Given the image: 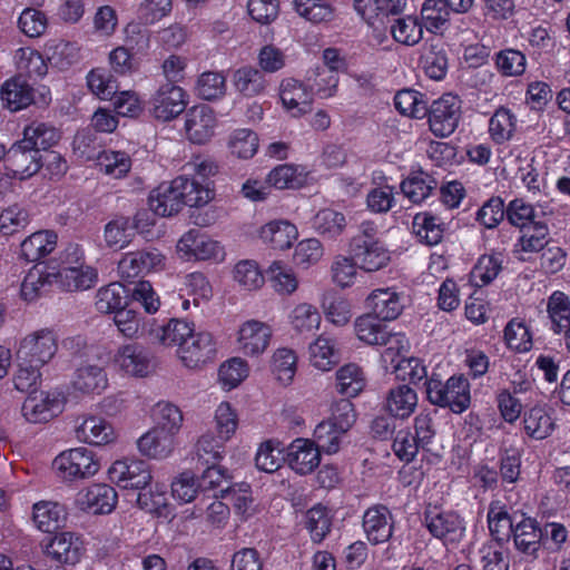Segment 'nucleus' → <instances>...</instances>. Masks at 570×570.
<instances>
[{
    "label": "nucleus",
    "instance_id": "obj_1",
    "mask_svg": "<svg viewBox=\"0 0 570 570\" xmlns=\"http://www.w3.org/2000/svg\"><path fill=\"white\" fill-rule=\"evenodd\" d=\"M424 384L426 399L433 405L449 407L456 414L470 406V383L463 375H453L446 382L431 376Z\"/></svg>",
    "mask_w": 570,
    "mask_h": 570
},
{
    "label": "nucleus",
    "instance_id": "obj_2",
    "mask_svg": "<svg viewBox=\"0 0 570 570\" xmlns=\"http://www.w3.org/2000/svg\"><path fill=\"white\" fill-rule=\"evenodd\" d=\"M82 253L78 245H71L67 249L63 266L53 273L55 284L67 292L86 291L97 282L96 271L80 262Z\"/></svg>",
    "mask_w": 570,
    "mask_h": 570
},
{
    "label": "nucleus",
    "instance_id": "obj_3",
    "mask_svg": "<svg viewBox=\"0 0 570 570\" xmlns=\"http://www.w3.org/2000/svg\"><path fill=\"white\" fill-rule=\"evenodd\" d=\"M383 320L368 313L355 320L354 328L360 341L368 345H387V352L396 350L397 354L406 352L409 341L404 334L391 333L387 325L382 323Z\"/></svg>",
    "mask_w": 570,
    "mask_h": 570
},
{
    "label": "nucleus",
    "instance_id": "obj_4",
    "mask_svg": "<svg viewBox=\"0 0 570 570\" xmlns=\"http://www.w3.org/2000/svg\"><path fill=\"white\" fill-rule=\"evenodd\" d=\"M53 466L65 481H78L94 476L99 470V462L87 448L70 449L53 460Z\"/></svg>",
    "mask_w": 570,
    "mask_h": 570
},
{
    "label": "nucleus",
    "instance_id": "obj_5",
    "mask_svg": "<svg viewBox=\"0 0 570 570\" xmlns=\"http://www.w3.org/2000/svg\"><path fill=\"white\" fill-rule=\"evenodd\" d=\"M57 350V337L52 331H36L21 340L17 351L18 362L41 367L55 356Z\"/></svg>",
    "mask_w": 570,
    "mask_h": 570
},
{
    "label": "nucleus",
    "instance_id": "obj_6",
    "mask_svg": "<svg viewBox=\"0 0 570 570\" xmlns=\"http://www.w3.org/2000/svg\"><path fill=\"white\" fill-rule=\"evenodd\" d=\"M461 111V100L458 96L445 94L434 100L428 108L430 130L436 137H448L458 127Z\"/></svg>",
    "mask_w": 570,
    "mask_h": 570
},
{
    "label": "nucleus",
    "instance_id": "obj_7",
    "mask_svg": "<svg viewBox=\"0 0 570 570\" xmlns=\"http://www.w3.org/2000/svg\"><path fill=\"white\" fill-rule=\"evenodd\" d=\"M424 523L434 538L444 542H459L465 532L464 520L456 512L444 511L438 507L425 510Z\"/></svg>",
    "mask_w": 570,
    "mask_h": 570
},
{
    "label": "nucleus",
    "instance_id": "obj_8",
    "mask_svg": "<svg viewBox=\"0 0 570 570\" xmlns=\"http://www.w3.org/2000/svg\"><path fill=\"white\" fill-rule=\"evenodd\" d=\"M184 343L177 348V355L188 368H202L216 357V342L209 332L194 331Z\"/></svg>",
    "mask_w": 570,
    "mask_h": 570
},
{
    "label": "nucleus",
    "instance_id": "obj_9",
    "mask_svg": "<svg viewBox=\"0 0 570 570\" xmlns=\"http://www.w3.org/2000/svg\"><path fill=\"white\" fill-rule=\"evenodd\" d=\"M165 266V256L156 248H142L124 254L118 263L122 279L131 282L136 277L157 272Z\"/></svg>",
    "mask_w": 570,
    "mask_h": 570
},
{
    "label": "nucleus",
    "instance_id": "obj_10",
    "mask_svg": "<svg viewBox=\"0 0 570 570\" xmlns=\"http://www.w3.org/2000/svg\"><path fill=\"white\" fill-rule=\"evenodd\" d=\"M177 250L184 257L196 261H222L225 256L220 243L199 229H190L185 233L177 243Z\"/></svg>",
    "mask_w": 570,
    "mask_h": 570
},
{
    "label": "nucleus",
    "instance_id": "obj_11",
    "mask_svg": "<svg viewBox=\"0 0 570 570\" xmlns=\"http://www.w3.org/2000/svg\"><path fill=\"white\" fill-rule=\"evenodd\" d=\"M109 480L124 489H144L151 482L149 464L141 460H118L108 470Z\"/></svg>",
    "mask_w": 570,
    "mask_h": 570
},
{
    "label": "nucleus",
    "instance_id": "obj_12",
    "mask_svg": "<svg viewBox=\"0 0 570 570\" xmlns=\"http://www.w3.org/2000/svg\"><path fill=\"white\" fill-rule=\"evenodd\" d=\"M394 517L384 504H374L364 511L362 528L367 541L382 544L390 541L394 532Z\"/></svg>",
    "mask_w": 570,
    "mask_h": 570
},
{
    "label": "nucleus",
    "instance_id": "obj_13",
    "mask_svg": "<svg viewBox=\"0 0 570 570\" xmlns=\"http://www.w3.org/2000/svg\"><path fill=\"white\" fill-rule=\"evenodd\" d=\"M151 114L161 121H169L178 117L186 108V92L177 85L164 83L153 96Z\"/></svg>",
    "mask_w": 570,
    "mask_h": 570
},
{
    "label": "nucleus",
    "instance_id": "obj_14",
    "mask_svg": "<svg viewBox=\"0 0 570 570\" xmlns=\"http://www.w3.org/2000/svg\"><path fill=\"white\" fill-rule=\"evenodd\" d=\"M63 410V401L59 393H30L24 400L21 411L30 423L48 422Z\"/></svg>",
    "mask_w": 570,
    "mask_h": 570
},
{
    "label": "nucleus",
    "instance_id": "obj_15",
    "mask_svg": "<svg viewBox=\"0 0 570 570\" xmlns=\"http://www.w3.org/2000/svg\"><path fill=\"white\" fill-rule=\"evenodd\" d=\"M272 335L268 324L257 320L246 321L238 330V348L246 356H258L269 346Z\"/></svg>",
    "mask_w": 570,
    "mask_h": 570
},
{
    "label": "nucleus",
    "instance_id": "obj_16",
    "mask_svg": "<svg viewBox=\"0 0 570 570\" xmlns=\"http://www.w3.org/2000/svg\"><path fill=\"white\" fill-rule=\"evenodd\" d=\"M83 551L82 541L72 532L56 533L43 543L46 556L62 564H76Z\"/></svg>",
    "mask_w": 570,
    "mask_h": 570
},
{
    "label": "nucleus",
    "instance_id": "obj_17",
    "mask_svg": "<svg viewBox=\"0 0 570 570\" xmlns=\"http://www.w3.org/2000/svg\"><path fill=\"white\" fill-rule=\"evenodd\" d=\"M279 97L284 108L293 117H299L311 111L314 92L303 82L287 78L281 82Z\"/></svg>",
    "mask_w": 570,
    "mask_h": 570
},
{
    "label": "nucleus",
    "instance_id": "obj_18",
    "mask_svg": "<svg viewBox=\"0 0 570 570\" xmlns=\"http://www.w3.org/2000/svg\"><path fill=\"white\" fill-rule=\"evenodd\" d=\"M117 492L108 484H92L77 495L81 510L94 514L110 513L117 503Z\"/></svg>",
    "mask_w": 570,
    "mask_h": 570
},
{
    "label": "nucleus",
    "instance_id": "obj_19",
    "mask_svg": "<svg viewBox=\"0 0 570 570\" xmlns=\"http://www.w3.org/2000/svg\"><path fill=\"white\" fill-rule=\"evenodd\" d=\"M39 150H35L23 140L14 142L7 150V169L20 179L33 176L40 170Z\"/></svg>",
    "mask_w": 570,
    "mask_h": 570
},
{
    "label": "nucleus",
    "instance_id": "obj_20",
    "mask_svg": "<svg viewBox=\"0 0 570 570\" xmlns=\"http://www.w3.org/2000/svg\"><path fill=\"white\" fill-rule=\"evenodd\" d=\"M543 533L535 519L522 515L521 520L515 522L511 532V538L515 549L530 558L535 559L541 548Z\"/></svg>",
    "mask_w": 570,
    "mask_h": 570
},
{
    "label": "nucleus",
    "instance_id": "obj_21",
    "mask_svg": "<svg viewBox=\"0 0 570 570\" xmlns=\"http://www.w3.org/2000/svg\"><path fill=\"white\" fill-rule=\"evenodd\" d=\"M215 124V116L206 105L194 106L186 112V134L195 144L206 142L214 134Z\"/></svg>",
    "mask_w": 570,
    "mask_h": 570
},
{
    "label": "nucleus",
    "instance_id": "obj_22",
    "mask_svg": "<svg viewBox=\"0 0 570 570\" xmlns=\"http://www.w3.org/2000/svg\"><path fill=\"white\" fill-rule=\"evenodd\" d=\"M287 462L296 473L308 474L320 465V448H316L313 441L296 439L288 448Z\"/></svg>",
    "mask_w": 570,
    "mask_h": 570
},
{
    "label": "nucleus",
    "instance_id": "obj_23",
    "mask_svg": "<svg viewBox=\"0 0 570 570\" xmlns=\"http://www.w3.org/2000/svg\"><path fill=\"white\" fill-rule=\"evenodd\" d=\"M194 324L183 320L173 318L167 324H153L148 331L151 343L163 346H177L185 344L184 342L194 332Z\"/></svg>",
    "mask_w": 570,
    "mask_h": 570
},
{
    "label": "nucleus",
    "instance_id": "obj_24",
    "mask_svg": "<svg viewBox=\"0 0 570 570\" xmlns=\"http://www.w3.org/2000/svg\"><path fill=\"white\" fill-rule=\"evenodd\" d=\"M366 304L371 314L383 321L396 320L404 308L401 295L390 287L374 289L367 296Z\"/></svg>",
    "mask_w": 570,
    "mask_h": 570
},
{
    "label": "nucleus",
    "instance_id": "obj_25",
    "mask_svg": "<svg viewBox=\"0 0 570 570\" xmlns=\"http://www.w3.org/2000/svg\"><path fill=\"white\" fill-rule=\"evenodd\" d=\"M71 386L82 394H100L108 386L107 373L99 365L81 364L72 375Z\"/></svg>",
    "mask_w": 570,
    "mask_h": 570
},
{
    "label": "nucleus",
    "instance_id": "obj_26",
    "mask_svg": "<svg viewBox=\"0 0 570 570\" xmlns=\"http://www.w3.org/2000/svg\"><path fill=\"white\" fill-rule=\"evenodd\" d=\"M148 202L150 209L161 217H170L183 209V200H180L175 179L153 189Z\"/></svg>",
    "mask_w": 570,
    "mask_h": 570
},
{
    "label": "nucleus",
    "instance_id": "obj_27",
    "mask_svg": "<svg viewBox=\"0 0 570 570\" xmlns=\"http://www.w3.org/2000/svg\"><path fill=\"white\" fill-rule=\"evenodd\" d=\"M417 406L416 392L406 384L391 389L385 397L384 409L394 419L406 420Z\"/></svg>",
    "mask_w": 570,
    "mask_h": 570
},
{
    "label": "nucleus",
    "instance_id": "obj_28",
    "mask_svg": "<svg viewBox=\"0 0 570 570\" xmlns=\"http://www.w3.org/2000/svg\"><path fill=\"white\" fill-rule=\"evenodd\" d=\"M515 522V517L509 514L508 508L502 501H491L488 511V527L494 543L502 546L508 542Z\"/></svg>",
    "mask_w": 570,
    "mask_h": 570
},
{
    "label": "nucleus",
    "instance_id": "obj_29",
    "mask_svg": "<svg viewBox=\"0 0 570 570\" xmlns=\"http://www.w3.org/2000/svg\"><path fill=\"white\" fill-rule=\"evenodd\" d=\"M259 236L265 244L278 250H285L292 247L297 239L298 232L294 224L288 220H272L265 224L259 232Z\"/></svg>",
    "mask_w": 570,
    "mask_h": 570
},
{
    "label": "nucleus",
    "instance_id": "obj_30",
    "mask_svg": "<svg viewBox=\"0 0 570 570\" xmlns=\"http://www.w3.org/2000/svg\"><path fill=\"white\" fill-rule=\"evenodd\" d=\"M137 444L141 454L164 459L174 450V435L164 428H154L140 436Z\"/></svg>",
    "mask_w": 570,
    "mask_h": 570
},
{
    "label": "nucleus",
    "instance_id": "obj_31",
    "mask_svg": "<svg viewBox=\"0 0 570 570\" xmlns=\"http://www.w3.org/2000/svg\"><path fill=\"white\" fill-rule=\"evenodd\" d=\"M77 439L94 445H105L116 439L114 428L99 416H89L76 429Z\"/></svg>",
    "mask_w": 570,
    "mask_h": 570
},
{
    "label": "nucleus",
    "instance_id": "obj_32",
    "mask_svg": "<svg viewBox=\"0 0 570 570\" xmlns=\"http://www.w3.org/2000/svg\"><path fill=\"white\" fill-rule=\"evenodd\" d=\"M350 254L358 267L365 272H376L390 262L389 250L383 243L350 246Z\"/></svg>",
    "mask_w": 570,
    "mask_h": 570
},
{
    "label": "nucleus",
    "instance_id": "obj_33",
    "mask_svg": "<svg viewBox=\"0 0 570 570\" xmlns=\"http://www.w3.org/2000/svg\"><path fill=\"white\" fill-rule=\"evenodd\" d=\"M57 245V235L50 230L31 234L20 245V257L28 263H35L49 255Z\"/></svg>",
    "mask_w": 570,
    "mask_h": 570
},
{
    "label": "nucleus",
    "instance_id": "obj_34",
    "mask_svg": "<svg viewBox=\"0 0 570 570\" xmlns=\"http://www.w3.org/2000/svg\"><path fill=\"white\" fill-rule=\"evenodd\" d=\"M1 99L12 111L23 109L35 100L33 88L22 78H11L1 87Z\"/></svg>",
    "mask_w": 570,
    "mask_h": 570
},
{
    "label": "nucleus",
    "instance_id": "obj_35",
    "mask_svg": "<svg viewBox=\"0 0 570 570\" xmlns=\"http://www.w3.org/2000/svg\"><path fill=\"white\" fill-rule=\"evenodd\" d=\"M23 144H27L39 154L50 150V148L60 140L59 130L52 125L32 121L23 129Z\"/></svg>",
    "mask_w": 570,
    "mask_h": 570
},
{
    "label": "nucleus",
    "instance_id": "obj_36",
    "mask_svg": "<svg viewBox=\"0 0 570 570\" xmlns=\"http://www.w3.org/2000/svg\"><path fill=\"white\" fill-rule=\"evenodd\" d=\"M233 85L242 96L253 98L265 92L267 80L259 69L244 66L234 71Z\"/></svg>",
    "mask_w": 570,
    "mask_h": 570
},
{
    "label": "nucleus",
    "instance_id": "obj_37",
    "mask_svg": "<svg viewBox=\"0 0 570 570\" xmlns=\"http://www.w3.org/2000/svg\"><path fill=\"white\" fill-rule=\"evenodd\" d=\"M309 362L321 370L330 371L340 362L335 340L322 334L309 345Z\"/></svg>",
    "mask_w": 570,
    "mask_h": 570
},
{
    "label": "nucleus",
    "instance_id": "obj_38",
    "mask_svg": "<svg viewBox=\"0 0 570 570\" xmlns=\"http://www.w3.org/2000/svg\"><path fill=\"white\" fill-rule=\"evenodd\" d=\"M175 180L180 200H183V207H202L207 205L214 198V190L195 179L179 176L176 177Z\"/></svg>",
    "mask_w": 570,
    "mask_h": 570
},
{
    "label": "nucleus",
    "instance_id": "obj_39",
    "mask_svg": "<svg viewBox=\"0 0 570 570\" xmlns=\"http://www.w3.org/2000/svg\"><path fill=\"white\" fill-rule=\"evenodd\" d=\"M389 28L393 39L401 45L415 46L423 38L422 23L411 16L389 19Z\"/></svg>",
    "mask_w": 570,
    "mask_h": 570
},
{
    "label": "nucleus",
    "instance_id": "obj_40",
    "mask_svg": "<svg viewBox=\"0 0 570 570\" xmlns=\"http://www.w3.org/2000/svg\"><path fill=\"white\" fill-rule=\"evenodd\" d=\"M117 362L128 374L146 376L149 373L150 358L141 346L125 345L118 353Z\"/></svg>",
    "mask_w": 570,
    "mask_h": 570
},
{
    "label": "nucleus",
    "instance_id": "obj_41",
    "mask_svg": "<svg viewBox=\"0 0 570 570\" xmlns=\"http://www.w3.org/2000/svg\"><path fill=\"white\" fill-rule=\"evenodd\" d=\"M436 186L438 183L431 175L424 171H416L404 179L400 188L412 203L420 204L430 196Z\"/></svg>",
    "mask_w": 570,
    "mask_h": 570
},
{
    "label": "nucleus",
    "instance_id": "obj_42",
    "mask_svg": "<svg viewBox=\"0 0 570 570\" xmlns=\"http://www.w3.org/2000/svg\"><path fill=\"white\" fill-rule=\"evenodd\" d=\"M33 521L43 532L55 531L66 518L62 505L51 501H40L33 505Z\"/></svg>",
    "mask_w": 570,
    "mask_h": 570
},
{
    "label": "nucleus",
    "instance_id": "obj_43",
    "mask_svg": "<svg viewBox=\"0 0 570 570\" xmlns=\"http://www.w3.org/2000/svg\"><path fill=\"white\" fill-rule=\"evenodd\" d=\"M346 225L344 214L330 208L320 210L313 218L314 229L322 237L331 240L341 236L344 233Z\"/></svg>",
    "mask_w": 570,
    "mask_h": 570
},
{
    "label": "nucleus",
    "instance_id": "obj_44",
    "mask_svg": "<svg viewBox=\"0 0 570 570\" xmlns=\"http://www.w3.org/2000/svg\"><path fill=\"white\" fill-rule=\"evenodd\" d=\"M420 14L422 26L428 31L438 33L449 24L451 10L443 0H425Z\"/></svg>",
    "mask_w": 570,
    "mask_h": 570
},
{
    "label": "nucleus",
    "instance_id": "obj_45",
    "mask_svg": "<svg viewBox=\"0 0 570 570\" xmlns=\"http://www.w3.org/2000/svg\"><path fill=\"white\" fill-rule=\"evenodd\" d=\"M523 429L528 436L543 440L552 433L554 422L543 407L533 406L524 413Z\"/></svg>",
    "mask_w": 570,
    "mask_h": 570
},
{
    "label": "nucleus",
    "instance_id": "obj_46",
    "mask_svg": "<svg viewBox=\"0 0 570 570\" xmlns=\"http://www.w3.org/2000/svg\"><path fill=\"white\" fill-rule=\"evenodd\" d=\"M507 347L515 353H527L532 348V334L527 324L520 318H512L503 330Z\"/></svg>",
    "mask_w": 570,
    "mask_h": 570
},
{
    "label": "nucleus",
    "instance_id": "obj_47",
    "mask_svg": "<svg viewBox=\"0 0 570 570\" xmlns=\"http://www.w3.org/2000/svg\"><path fill=\"white\" fill-rule=\"evenodd\" d=\"M134 235L131 219L126 216H116L106 224L104 229L106 245L114 249H122L128 246Z\"/></svg>",
    "mask_w": 570,
    "mask_h": 570
},
{
    "label": "nucleus",
    "instance_id": "obj_48",
    "mask_svg": "<svg viewBox=\"0 0 570 570\" xmlns=\"http://www.w3.org/2000/svg\"><path fill=\"white\" fill-rule=\"evenodd\" d=\"M365 387V377L362 368L350 363L336 372V390L347 397L357 396Z\"/></svg>",
    "mask_w": 570,
    "mask_h": 570
},
{
    "label": "nucleus",
    "instance_id": "obj_49",
    "mask_svg": "<svg viewBox=\"0 0 570 570\" xmlns=\"http://www.w3.org/2000/svg\"><path fill=\"white\" fill-rule=\"evenodd\" d=\"M548 313L554 333L570 332V301L562 292H554L548 301Z\"/></svg>",
    "mask_w": 570,
    "mask_h": 570
},
{
    "label": "nucleus",
    "instance_id": "obj_50",
    "mask_svg": "<svg viewBox=\"0 0 570 570\" xmlns=\"http://www.w3.org/2000/svg\"><path fill=\"white\" fill-rule=\"evenodd\" d=\"M412 229L419 240L429 246L439 244L443 237L442 224L439 218L429 213L416 214L413 218Z\"/></svg>",
    "mask_w": 570,
    "mask_h": 570
},
{
    "label": "nucleus",
    "instance_id": "obj_51",
    "mask_svg": "<svg viewBox=\"0 0 570 570\" xmlns=\"http://www.w3.org/2000/svg\"><path fill=\"white\" fill-rule=\"evenodd\" d=\"M266 273L272 286L281 295H291L298 287L296 274L281 261L273 262Z\"/></svg>",
    "mask_w": 570,
    "mask_h": 570
},
{
    "label": "nucleus",
    "instance_id": "obj_52",
    "mask_svg": "<svg viewBox=\"0 0 570 570\" xmlns=\"http://www.w3.org/2000/svg\"><path fill=\"white\" fill-rule=\"evenodd\" d=\"M305 528L315 543L322 542L332 528V517L327 508L317 504L305 514Z\"/></svg>",
    "mask_w": 570,
    "mask_h": 570
},
{
    "label": "nucleus",
    "instance_id": "obj_53",
    "mask_svg": "<svg viewBox=\"0 0 570 570\" xmlns=\"http://www.w3.org/2000/svg\"><path fill=\"white\" fill-rule=\"evenodd\" d=\"M139 490L137 504L141 510L157 517L167 518L169 515V505L167 503L166 491L163 487L156 484L155 488L150 487L147 490L145 487Z\"/></svg>",
    "mask_w": 570,
    "mask_h": 570
},
{
    "label": "nucleus",
    "instance_id": "obj_54",
    "mask_svg": "<svg viewBox=\"0 0 570 570\" xmlns=\"http://www.w3.org/2000/svg\"><path fill=\"white\" fill-rule=\"evenodd\" d=\"M53 283V273L32 268L21 284V296L24 301L32 302L48 292Z\"/></svg>",
    "mask_w": 570,
    "mask_h": 570
},
{
    "label": "nucleus",
    "instance_id": "obj_55",
    "mask_svg": "<svg viewBox=\"0 0 570 570\" xmlns=\"http://www.w3.org/2000/svg\"><path fill=\"white\" fill-rule=\"evenodd\" d=\"M517 119L514 115L507 108L495 110L489 121V132L493 141L503 144L511 139L515 130Z\"/></svg>",
    "mask_w": 570,
    "mask_h": 570
},
{
    "label": "nucleus",
    "instance_id": "obj_56",
    "mask_svg": "<svg viewBox=\"0 0 570 570\" xmlns=\"http://www.w3.org/2000/svg\"><path fill=\"white\" fill-rule=\"evenodd\" d=\"M218 435L210 433L203 434L195 445V456L200 465L217 463L223 458L224 443Z\"/></svg>",
    "mask_w": 570,
    "mask_h": 570
},
{
    "label": "nucleus",
    "instance_id": "obj_57",
    "mask_svg": "<svg viewBox=\"0 0 570 570\" xmlns=\"http://www.w3.org/2000/svg\"><path fill=\"white\" fill-rule=\"evenodd\" d=\"M296 12L313 23L328 22L334 19V8L324 0H294Z\"/></svg>",
    "mask_w": 570,
    "mask_h": 570
},
{
    "label": "nucleus",
    "instance_id": "obj_58",
    "mask_svg": "<svg viewBox=\"0 0 570 570\" xmlns=\"http://www.w3.org/2000/svg\"><path fill=\"white\" fill-rule=\"evenodd\" d=\"M125 289L119 283L100 288L96 295V308L100 313H114L126 307Z\"/></svg>",
    "mask_w": 570,
    "mask_h": 570
},
{
    "label": "nucleus",
    "instance_id": "obj_59",
    "mask_svg": "<svg viewBox=\"0 0 570 570\" xmlns=\"http://www.w3.org/2000/svg\"><path fill=\"white\" fill-rule=\"evenodd\" d=\"M394 106L404 116L421 119L426 116L428 107L419 91L404 89L396 92Z\"/></svg>",
    "mask_w": 570,
    "mask_h": 570
},
{
    "label": "nucleus",
    "instance_id": "obj_60",
    "mask_svg": "<svg viewBox=\"0 0 570 570\" xmlns=\"http://www.w3.org/2000/svg\"><path fill=\"white\" fill-rule=\"evenodd\" d=\"M228 147L238 158H252L258 149V136L247 128L236 129L229 137Z\"/></svg>",
    "mask_w": 570,
    "mask_h": 570
},
{
    "label": "nucleus",
    "instance_id": "obj_61",
    "mask_svg": "<svg viewBox=\"0 0 570 570\" xmlns=\"http://www.w3.org/2000/svg\"><path fill=\"white\" fill-rule=\"evenodd\" d=\"M196 91L205 100L219 99L226 94V77L218 71H205L198 77Z\"/></svg>",
    "mask_w": 570,
    "mask_h": 570
},
{
    "label": "nucleus",
    "instance_id": "obj_62",
    "mask_svg": "<svg viewBox=\"0 0 570 570\" xmlns=\"http://www.w3.org/2000/svg\"><path fill=\"white\" fill-rule=\"evenodd\" d=\"M519 245L523 252L535 253L543 250L549 244V228L542 222L533 223L521 229Z\"/></svg>",
    "mask_w": 570,
    "mask_h": 570
},
{
    "label": "nucleus",
    "instance_id": "obj_63",
    "mask_svg": "<svg viewBox=\"0 0 570 570\" xmlns=\"http://www.w3.org/2000/svg\"><path fill=\"white\" fill-rule=\"evenodd\" d=\"M98 165L107 175L121 178L129 173L131 159L125 151L104 150L98 155Z\"/></svg>",
    "mask_w": 570,
    "mask_h": 570
},
{
    "label": "nucleus",
    "instance_id": "obj_64",
    "mask_svg": "<svg viewBox=\"0 0 570 570\" xmlns=\"http://www.w3.org/2000/svg\"><path fill=\"white\" fill-rule=\"evenodd\" d=\"M89 90L101 100H111L117 94L118 85L114 77L104 69H92L87 75Z\"/></svg>",
    "mask_w": 570,
    "mask_h": 570
}]
</instances>
